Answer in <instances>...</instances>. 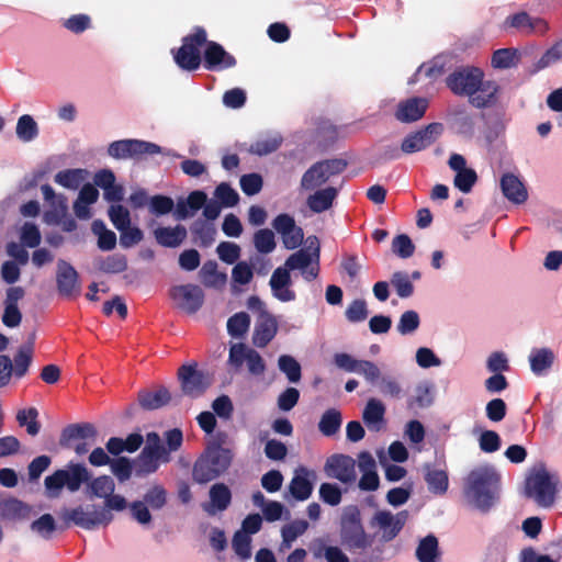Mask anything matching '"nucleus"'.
Here are the masks:
<instances>
[{
	"label": "nucleus",
	"instance_id": "nucleus-26",
	"mask_svg": "<svg viewBox=\"0 0 562 562\" xmlns=\"http://www.w3.org/2000/svg\"><path fill=\"white\" fill-rule=\"evenodd\" d=\"M278 321L271 313H265L257 318L252 335V342L259 348L266 347L277 335Z\"/></svg>",
	"mask_w": 562,
	"mask_h": 562
},
{
	"label": "nucleus",
	"instance_id": "nucleus-29",
	"mask_svg": "<svg viewBox=\"0 0 562 562\" xmlns=\"http://www.w3.org/2000/svg\"><path fill=\"white\" fill-rule=\"evenodd\" d=\"M98 189L91 183L83 184L72 206L76 217L79 220L91 218V206L98 201Z\"/></svg>",
	"mask_w": 562,
	"mask_h": 562
},
{
	"label": "nucleus",
	"instance_id": "nucleus-58",
	"mask_svg": "<svg viewBox=\"0 0 562 562\" xmlns=\"http://www.w3.org/2000/svg\"><path fill=\"white\" fill-rule=\"evenodd\" d=\"M37 411L33 407L21 409L18 412L16 419L20 426H25L27 434L35 436L40 431V424L37 423Z\"/></svg>",
	"mask_w": 562,
	"mask_h": 562
},
{
	"label": "nucleus",
	"instance_id": "nucleus-21",
	"mask_svg": "<svg viewBox=\"0 0 562 562\" xmlns=\"http://www.w3.org/2000/svg\"><path fill=\"white\" fill-rule=\"evenodd\" d=\"M41 192L48 210L44 213V222L47 224H59L67 215L68 203L64 194H58L49 184H43Z\"/></svg>",
	"mask_w": 562,
	"mask_h": 562
},
{
	"label": "nucleus",
	"instance_id": "nucleus-2",
	"mask_svg": "<svg viewBox=\"0 0 562 562\" xmlns=\"http://www.w3.org/2000/svg\"><path fill=\"white\" fill-rule=\"evenodd\" d=\"M498 475L492 467L474 469L468 476L465 494L480 509L490 508L497 494Z\"/></svg>",
	"mask_w": 562,
	"mask_h": 562
},
{
	"label": "nucleus",
	"instance_id": "nucleus-14",
	"mask_svg": "<svg viewBox=\"0 0 562 562\" xmlns=\"http://www.w3.org/2000/svg\"><path fill=\"white\" fill-rule=\"evenodd\" d=\"M334 362L344 371L362 375L370 384H375L381 378V369L369 360L356 359L348 353L340 352L334 356Z\"/></svg>",
	"mask_w": 562,
	"mask_h": 562
},
{
	"label": "nucleus",
	"instance_id": "nucleus-1",
	"mask_svg": "<svg viewBox=\"0 0 562 562\" xmlns=\"http://www.w3.org/2000/svg\"><path fill=\"white\" fill-rule=\"evenodd\" d=\"M447 86L456 94L467 95L476 108H484L496 101L498 85L484 80V72L476 67H464L447 78Z\"/></svg>",
	"mask_w": 562,
	"mask_h": 562
},
{
	"label": "nucleus",
	"instance_id": "nucleus-45",
	"mask_svg": "<svg viewBox=\"0 0 562 562\" xmlns=\"http://www.w3.org/2000/svg\"><path fill=\"white\" fill-rule=\"evenodd\" d=\"M139 403L144 408L157 409L170 401V393L161 387L154 392H144L139 394Z\"/></svg>",
	"mask_w": 562,
	"mask_h": 562
},
{
	"label": "nucleus",
	"instance_id": "nucleus-34",
	"mask_svg": "<svg viewBox=\"0 0 562 562\" xmlns=\"http://www.w3.org/2000/svg\"><path fill=\"white\" fill-rule=\"evenodd\" d=\"M14 133L19 142L31 144L40 136V125L31 114H22L16 120Z\"/></svg>",
	"mask_w": 562,
	"mask_h": 562
},
{
	"label": "nucleus",
	"instance_id": "nucleus-52",
	"mask_svg": "<svg viewBox=\"0 0 562 562\" xmlns=\"http://www.w3.org/2000/svg\"><path fill=\"white\" fill-rule=\"evenodd\" d=\"M278 367L280 371L286 375L290 382L296 383L300 381L301 366L292 356H280L278 359Z\"/></svg>",
	"mask_w": 562,
	"mask_h": 562
},
{
	"label": "nucleus",
	"instance_id": "nucleus-31",
	"mask_svg": "<svg viewBox=\"0 0 562 562\" xmlns=\"http://www.w3.org/2000/svg\"><path fill=\"white\" fill-rule=\"evenodd\" d=\"M427 106L425 98H412L398 103L395 116L401 122H414L423 117Z\"/></svg>",
	"mask_w": 562,
	"mask_h": 562
},
{
	"label": "nucleus",
	"instance_id": "nucleus-28",
	"mask_svg": "<svg viewBox=\"0 0 562 562\" xmlns=\"http://www.w3.org/2000/svg\"><path fill=\"white\" fill-rule=\"evenodd\" d=\"M272 295L281 302H291L295 300V293L291 290V277L288 269L277 268L269 281Z\"/></svg>",
	"mask_w": 562,
	"mask_h": 562
},
{
	"label": "nucleus",
	"instance_id": "nucleus-19",
	"mask_svg": "<svg viewBox=\"0 0 562 562\" xmlns=\"http://www.w3.org/2000/svg\"><path fill=\"white\" fill-rule=\"evenodd\" d=\"M442 132L443 126L441 123H431L425 128L405 137L401 148L405 154L420 151L438 139Z\"/></svg>",
	"mask_w": 562,
	"mask_h": 562
},
{
	"label": "nucleus",
	"instance_id": "nucleus-57",
	"mask_svg": "<svg viewBox=\"0 0 562 562\" xmlns=\"http://www.w3.org/2000/svg\"><path fill=\"white\" fill-rule=\"evenodd\" d=\"M391 284L402 299L409 297L414 292V285L406 272H394L391 278Z\"/></svg>",
	"mask_w": 562,
	"mask_h": 562
},
{
	"label": "nucleus",
	"instance_id": "nucleus-32",
	"mask_svg": "<svg viewBox=\"0 0 562 562\" xmlns=\"http://www.w3.org/2000/svg\"><path fill=\"white\" fill-rule=\"evenodd\" d=\"M57 286L63 295L70 296L79 292L78 274L66 261L60 260L57 266Z\"/></svg>",
	"mask_w": 562,
	"mask_h": 562
},
{
	"label": "nucleus",
	"instance_id": "nucleus-44",
	"mask_svg": "<svg viewBox=\"0 0 562 562\" xmlns=\"http://www.w3.org/2000/svg\"><path fill=\"white\" fill-rule=\"evenodd\" d=\"M282 142V137L278 133H271L260 136L250 146V151L256 155H268L277 150Z\"/></svg>",
	"mask_w": 562,
	"mask_h": 562
},
{
	"label": "nucleus",
	"instance_id": "nucleus-11",
	"mask_svg": "<svg viewBox=\"0 0 562 562\" xmlns=\"http://www.w3.org/2000/svg\"><path fill=\"white\" fill-rule=\"evenodd\" d=\"M33 356V342L30 341L19 349L14 362L10 357L0 355V387L7 386L12 376L22 378L29 370Z\"/></svg>",
	"mask_w": 562,
	"mask_h": 562
},
{
	"label": "nucleus",
	"instance_id": "nucleus-47",
	"mask_svg": "<svg viewBox=\"0 0 562 562\" xmlns=\"http://www.w3.org/2000/svg\"><path fill=\"white\" fill-rule=\"evenodd\" d=\"M91 229L94 235L98 236V247L101 250H111L116 245L115 234L108 229L102 221H94L91 225Z\"/></svg>",
	"mask_w": 562,
	"mask_h": 562
},
{
	"label": "nucleus",
	"instance_id": "nucleus-51",
	"mask_svg": "<svg viewBox=\"0 0 562 562\" xmlns=\"http://www.w3.org/2000/svg\"><path fill=\"white\" fill-rule=\"evenodd\" d=\"M313 553L316 559L324 558L327 562H349V558L342 550L335 546L319 543L314 548Z\"/></svg>",
	"mask_w": 562,
	"mask_h": 562
},
{
	"label": "nucleus",
	"instance_id": "nucleus-36",
	"mask_svg": "<svg viewBox=\"0 0 562 562\" xmlns=\"http://www.w3.org/2000/svg\"><path fill=\"white\" fill-rule=\"evenodd\" d=\"M342 543L352 550L363 549L369 546L370 541L360 524L352 520L344 525Z\"/></svg>",
	"mask_w": 562,
	"mask_h": 562
},
{
	"label": "nucleus",
	"instance_id": "nucleus-60",
	"mask_svg": "<svg viewBox=\"0 0 562 562\" xmlns=\"http://www.w3.org/2000/svg\"><path fill=\"white\" fill-rule=\"evenodd\" d=\"M254 244L261 254L272 252L276 248L274 234L270 229H259L255 233Z\"/></svg>",
	"mask_w": 562,
	"mask_h": 562
},
{
	"label": "nucleus",
	"instance_id": "nucleus-42",
	"mask_svg": "<svg viewBox=\"0 0 562 562\" xmlns=\"http://www.w3.org/2000/svg\"><path fill=\"white\" fill-rule=\"evenodd\" d=\"M308 528L307 521L303 519L293 520L284 525L281 529L282 542L280 546L281 550H288L292 547L293 542L305 533Z\"/></svg>",
	"mask_w": 562,
	"mask_h": 562
},
{
	"label": "nucleus",
	"instance_id": "nucleus-10",
	"mask_svg": "<svg viewBox=\"0 0 562 562\" xmlns=\"http://www.w3.org/2000/svg\"><path fill=\"white\" fill-rule=\"evenodd\" d=\"M346 168V162L340 159H329L312 165L302 176L301 188L312 191L329 182L339 176Z\"/></svg>",
	"mask_w": 562,
	"mask_h": 562
},
{
	"label": "nucleus",
	"instance_id": "nucleus-16",
	"mask_svg": "<svg viewBox=\"0 0 562 562\" xmlns=\"http://www.w3.org/2000/svg\"><path fill=\"white\" fill-rule=\"evenodd\" d=\"M161 151V148L149 142L138 139H123L113 142L108 153L115 159L138 158L143 155H154Z\"/></svg>",
	"mask_w": 562,
	"mask_h": 562
},
{
	"label": "nucleus",
	"instance_id": "nucleus-56",
	"mask_svg": "<svg viewBox=\"0 0 562 562\" xmlns=\"http://www.w3.org/2000/svg\"><path fill=\"white\" fill-rule=\"evenodd\" d=\"M416 364L422 369L438 368L442 364L441 359L428 347H419L415 352Z\"/></svg>",
	"mask_w": 562,
	"mask_h": 562
},
{
	"label": "nucleus",
	"instance_id": "nucleus-40",
	"mask_svg": "<svg viewBox=\"0 0 562 562\" xmlns=\"http://www.w3.org/2000/svg\"><path fill=\"white\" fill-rule=\"evenodd\" d=\"M88 176L86 169H65L54 176V181L63 188L77 190L88 179Z\"/></svg>",
	"mask_w": 562,
	"mask_h": 562
},
{
	"label": "nucleus",
	"instance_id": "nucleus-38",
	"mask_svg": "<svg viewBox=\"0 0 562 562\" xmlns=\"http://www.w3.org/2000/svg\"><path fill=\"white\" fill-rule=\"evenodd\" d=\"M425 481L428 491L435 495H443L449 487V477L445 469L426 467Z\"/></svg>",
	"mask_w": 562,
	"mask_h": 562
},
{
	"label": "nucleus",
	"instance_id": "nucleus-48",
	"mask_svg": "<svg viewBox=\"0 0 562 562\" xmlns=\"http://www.w3.org/2000/svg\"><path fill=\"white\" fill-rule=\"evenodd\" d=\"M20 241L27 248H36L42 240L40 228L31 222H25L19 229Z\"/></svg>",
	"mask_w": 562,
	"mask_h": 562
},
{
	"label": "nucleus",
	"instance_id": "nucleus-46",
	"mask_svg": "<svg viewBox=\"0 0 562 562\" xmlns=\"http://www.w3.org/2000/svg\"><path fill=\"white\" fill-rule=\"evenodd\" d=\"M200 279L206 286H220L226 282V274L218 272L215 261H207L200 270Z\"/></svg>",
	"mask_w": 562,
	"mask_h": 562
},
{
	"label": "nucleus",
	"instance_id": "nucleus-64",
	"mask_svg": "<svg viewBox=\"0 0 562 562\" xmlns=\"http://www.w3.org/2000/svg\"><path fill=\"white\" fill-rule=\"evenodd\" d=\"M486 368L492 373L503 374L509 370V362L506 353L494 351L486 359Z\"/></svg>",
	"mask_w": 562,
	"mask_h": 562
},
{
	"label": "nucleus",
	"instance_id": "nucleus-50",
	"mask_svg": "<svg viewBox=\"0 0 562 562\" xmlns=\"http://www.w3.org/2000/svg\"><path fill=\"white\" fill-rule=\"evenodd\" d=\"M341 425L340 413L336 409L325 412L319 420L318 428L325 436H331L338 431Z\"/></svg>",
	"mask_w": 562,
	"mask_h": 562
},
{
	"label": "nucleus",
	"instance_id": "nucleus-61",
	"mask_svg": "<svg viewBox=\"0 0 562 562\" xmlns=\"http://www.w3.org/2000/svg\"><path fill=\"white\" fill-rule=\"evenodd\" d=\"M25 265L26 263H20L19 261L9 259L3 261L0 268L1 279L8 284L18 282L21 276V269Z\"/></svg>",
	"mask_w": 562,
	"mask_h": 562
},
{
	"label": "nucleus",
	"instance_id": "nucleus-9",
	"mask_svg": "<svg viewBox=\"0 0 562 562\" xmlns=\"http://www.w3.org/2000/svg\"><path fill=\"white\" fill-rule=\"evenodd\" d=\"M232 454L225 449H214L201 458L194 465L193 477L199 483H206L223 473L231 464Z\"/></svg>",
	"mask_w": 562,
	"mask_h": 562
},
{
	"label": "nucleus",
	"instance_id": "nucleus-43",
	"mask_svg": "<svg viewBox=\"0 0 562 562\" xmlns=\"http://www.w3.org/2000/svg\"><path fill=\"white\" fill-rule=\"evenodd\" d=\"M519 61V53L515 48H501L493 53L491 65L495 69H508Z\"/></svg>",
	"mask_w": 562,
	"mask_h": 562
},
{
	"label": "nucleus",
	"instance_id": "nucleus-37",
	"mask_svg": "<svg viewBox=\"0 0 562 562\" xmlns=\"http://www.w3.org/2000/svg\"><path fill=\"white\" fill-rule=\"evenodd\" d=\"M385 406L376 398H370L363 409L362 418L367 427L379 431L384 422Z\"/></svg>",
	"mask_w": 562,
	"mask_h": 562
},
{
	"label": "nucleus",
	"instance_id": "nucleus-39",
	"mask_svg": "<svg viewBox=\"0 0 562 562\" xmlns=\"http://www.w3.org/2000/svg\"><path fill=\"white\" fill-rule=\"evenodd\" d=\"M154 236L161 246L178 247L187 237V229L181 225L158 227L154 231Z\"/></svg>",
	"mask_w": 562,
	"mask_h": 562
},
{
	"label": "nucleus",
	"instance_id": "nucleus-23",
	"mask_svg": "<svg viewBox=\"0 0 562 562\" xmlns=\"http://www.w3.org/2000/svg\"><path fill=\"white\" fill-rule=\"evenodd\" d=\"M448 165L456 172L454 187L463 193L470 192L477 177L473 169L467 167L464 157L459 154H452Z\"/></svg>",
	"mask_w": 562,
	"mask_h": 562
},
{
	"label": "nucleus",
	"instance_id": "nucleus-25",
	"mask_svg": "<svg viewBox=\"0 0 562 562\" xmlns=\"http://www.w3.org/2000/svg\"><path fill=\"white\" fill-rule=\"evenodd\" d=\"M306 205L313 213H323L330 210L338 196L339 189L334 186L316 188L310 191Z\"/></svg>",
	"mask_w": 562,
	"mask_h": 562
},
{
	"label": "nucleus",
	"instance_id": "nucleus-59",
	"mask_svg": "<svg viewBox=\"0 0 562 562\" xmlns=\"http://www.w3.org/2000/svg\"><path fill=\"white\" fill-rule=\"evenodd\" d=\"M214 196L223 207L235 206L239 200L238 193L225 182L217 186Z\"/></svg>",
	"mask_w": 562,
	"mask_h": 562
},
{
	"label": "nucleus",
	"instance_id": "nucleus-6",
	"mask_svg": "<svg viewBox=\"0 0 562 562\" xmlns=\"http://www.w3.org/2000/svg\"><path fill=\"white\" fill-rule=\"evenodd\" d=\"M557 479L547 470H533L526 480V494L542 507H550L554 503Z\"/></svg>",
	"mask_w": 562,
	"mask_h": 562
},
{
	"label": "nucleus",
	"instance_id": "nucleus-8",
	"mask_svg": "<svg viewBox=\"0 0 562 562\" xmlns=\"http://www.w3.org/2000/svg\"><path fill=\"white\" fill-rule=\"evenodd\" d=\"M170 456L161 445L160 437L156 432L146 435V442L142 453L136 461V473L147 475L158 470L161 463H167Z\"/></svg>",
	"mask_w": 562,
	"mask_h": 562
},
{
	"label": "nucleus",
	"instance_id": "nucleus-12",
	"mask_svg": "<svg viewBox=\"0 0 562 562\" xmlns=\"http://www.w3.org/2000/svg\"><path fill=\"white\" fill-rule=\"evenodd\" d=\"M206 42V33L196 30L183 40L182 46L175 53L176 64L184 70H195L201 64L200 46Z\"/></svg>",
	"mask_w": 562,
	"mask_h": 562
},
{
	"label": "nucleus",
	"instance_id": "nucleus-3",
	"mask_svg": "<svg viewBox=\"0 0 562 562\" xmlns=\"http://www.w3.org/2000/svg\"><path fill=\"white\" fill-rule=\"evenodd\" d=\"M89 479V470L80 463H68L64 469H59L46 476L44 486L47 497L57 498L61 495L64 488L70 493L80 490Z\"/></svg>",
	"mask_w": 562,
	"mask_h": 562
},
{
	"label": "nucleus",
	"instance_id": "nucleus-7",
	"mask_svg": "<svg viewBox=\"0 0 562 562\" xmlns=\"http://www.w3.org/2000/svg\"><path fill=\"white\" fill-rule=\"evenodd\" d=\"M319 260V240L316 236H308L303 249L291 255L283 268L290 270H301L306 280H312L317 276V265Z\"/></svg>",
	"mask_w": 562,
	"mask_h": 562
},
{
	"label": "nucleus",
	"instance_id": "nucleus-27",
	"mask_svg": "<svg viewBox=\"0 0 562 562\" xmlns=\"http://www.w3.org/2000/svg\"><path fill=\"white\" fill-rule=\"evenodd\" d=\"M358 468L362 473L359 481V487L362 491H375L380 485V479L376 473L375 460L368 452H362L358 457Z\"/></svg>",
	"mask_w": 562,
	"mask_h": 562
},
{
	"label": "nucleus",
	"instance_id": "nucleus-24",
	"mask_svg": "<svg viewBox=\"0 0 562 562\" xmlns=\"http://www.w3.org/2000/svg\"><path fill=\"white\" fill-rule=\"evenodd\" d=\"M406 519V512H401L398 514L393 515L390 512L381 510L374 515L373 522L382 532L383 539L391 540L403 528Z\"/></svg>",
	"mask_w": 562,
	"mask_h": 562
},
{
	"label": "nucleus",
	"instance_id": "nucleus-62",
	"mask_svg": "<svg viewBox=\"0 0 562 562\" xmlns=\"http://www.w3.org/2000/svg\"><path fill=\"white\" fill-rule=\"evenodd\" d=\"M419 316L415 311H406L401 315L396 328L401 335H409L419 327Z\"/></svg>",
	"mask_w": 562,
	"mask_h": 562
},
{
	"label": "nucleus",
	"instance_id": "nucleus-41",
	"mask_svg": "<svg viewBox=\"0 0 562 562\" xmlns=\"http://www.w3.org/2000/svg\"><path fill=\"white\" fill-rule=\"evenodd\" d=\"M555 355L548 348L533 349L529 355L531 371L537 375L544 374L552 366Z\"/></svg>",
	"mask_w": 562,
	"mask_h": 562
},
{
	"label": "nucleus",
	"instance_id": "nucleus-20",
	"mask_svg": "<svg viewBox=\"0 0 562 562\" xmlns=\"http://www.w3.org/2000/svg\"><path fill=\"white\" fill-rule=\"evenodd\" d=\"M504 27L516 29L524 35L542 36L548 32L549 24L542 18L531 16L526 12H519L507 16L504 21Z\"/></svg>",
	"mask_w": 562,
	"mask_h": 562
},
{
	"label": "nucleus",
	"instance_id": "nucleus-55",
	"mask_svg": "<svg viewBox=\"0 0 562 562\" xmlns=\"http://www.w3.org/2000/svg\"><path fill=\"white\" fill-rule=\"evenodd\" d=\"M232 548L241 561L250 559L251 537L237 530L232 540Z\"/></svg>",
	"mask_w": 562,
	"mask_h": 562
},
{
	"label": "nucleus",
	"instance_id": "nucleus-35",
	"mask_svg": "<svg viewBox=\"0 0 562 562\" xmlns=\"http://www.w3.org/2000/svg\"><path fill=\"white\" fill-rule=\"evenodd\" d=\"M231 491L224 484H214L210 490V502L204 505V509L214 515L225 510L231 504Z\"/></svg>",
	"mask_w": 562,
	"mask_h": 562
},
{
	"label": "nucleus",
	"instance_id": "nucleus-63",
	"mask_svg": "<svg viewBox=\"0 0 562 562\" xmlns=\"http://www.w3.org/2000/svg\"><path fill=\"white\" fill-rule=\"evenodd\" d=\"M392 250L398 257L406 259L413 256L415 246L407 235L401 234L392 240Z\"/></svg>",
	"mask_w": 562,
	"mask_h": 562
},
{
	"label": "nucleus",
	"instance_id": "nucleus-15",
	"mask_svg": "<svg viewBox=\"0 0 562 562\" xmlns=\"http://www.w3.org/2000/svg\"><path fill=\"white\" fill-rule=\"evenodd\" d=\"M228 362L236 369L245 364L248 372L252 375H261L266 370V363L262 357L256 350L244 344H234L231 346Z\"/></svg>",
	"mask_w": 562,
	"mask_h": 562
},
{
	"label": "nucleus",
	"instance_id": "nucleus-49",
	"mask_svg": "<svg viewBox=\"0 0 562 562\" xmlns=\"http://www.w3.org/2000/svg\"><path fill=\"white\" fill-rule=\"evenodd\" d=\"M374 385L379 387L380 392L384 396H389L392 398H400L403 393L402 385L397 381V379L392 375L383 374L382 372L381 378L376 381Z\"/></svg>",
	"mask_w": 562,
	"mask_h": 562
},
{
	"label": "nucleus",
	"instance_id": "nucleus-30",
	"mask_svg": "<svg viewBox=\"0 0 562 562\" xmlns=\"http://www.w3.org/2000/svg\"><path fill=\"white\" fill-rule=\"evenodd\" d=\"M204 60L207 69L221 70L235 65V58L215 42L207 44Z\"/></svg>",
	"mask_w": 562,
	"mask_h": 562
},
{
	"label": "nucleus",
	"instance_id": "nucleus-22",
	"mask_svg": "<svg viewBox=\"0 0 562 562\" xmlns=\"http://www.w3.org/2000/svg\"><path fill=\"white\" fill-rule=\"evenodd\" d=\"M315 481V471L305 467H299L294 470V475L289 484V491L296 501H305L311 496Z\"/></svg>",
	"mask_w": 562,
	"mask_h": 562
},
{
	"label": "nucleus",
	"instance_id": "nucleus-13",
	"mask_svg": "<svg viewBox=\"0 0 562 562\" xmlns=\"http://www.w3.org/2000/svg\"><path fill=\"white\" fill-rule=\"evenodd\" d=\"M173 305L186 314L196 313L204 303V292L196 284H180L170 289Z\"/></svg>",
	"mask_w": 562,
	"mask_h": 562
},
{
	"label": "nucleus",
	"instance_id": "nucleus-17",
	"mask_svg": "<svg viewBox=\"0 0 562 562\" xmlns=\"http://www.w3.org/2000/svg\"><path fill=\"white\" fill-rule=\"evenodd\" d=\"M178 378L182 392L188 396L201 395L212 383L209 372L196 370L193 364H186L179 369Z\"/></svg>",
	"mask_w": 562,
	"mask_h": 562
},
{
	"label": "nucleus",
	"instance_id": "nucleus-18",
	"mask_svg": "<svg viewBox=\"0 0 562 562\" xmlns=\"http://www.w3.org/2000/svg\"><path fill=\"white\" fill-rule=\"evenodd\" d=\"M326 475L341 483H353L357 479L356 461L345 454H334L326 460L324 465Z\"/></svg>",
	"mask_w": 562,
	"mask_h": 562
},
{
	"label": "nucleus",
	"instance_id": "nucleus-5",
	"mask_svg": "<svg viewBox=\"0 0 562 562\" xmlns=\"http://www.w3.org/2000/svg\"><path fill=\"white\" fill-rule=\"evenodd\" d=\"M61 517L87 530H92L100 526H108L113 520L112 512L94 504L79 505L70 509H65Z\"/></svg>",
	"mask_w": 562,
	"mask_h": 562
},
{
	"label": "nucleus",
	"instance_id": "nucleus-53",
	"mask_svg": "<svg viewBox=\"0 0 562 562\" xmlns=\"http://www.w3.org/2000/svg\"><path fill=\"white\" fill-rule=\"evenodd\" d=\"M249 325L250 318L248 314L245 312L236 313L227 321V331L231 336L238 338L248 331Z\"/></svg>",
	"mask_w": 562,
	"mask_h": 562
},
{
	"label": "nucleus",
	"instance_id": "nucleus-54",
	"mask_svg": "<svg viewBox=\"0 0 562 562\" xmlns=\"http://www.w3.org/2000/svg\"><path fill=\"white\" fill-rule=\"evenodd\" d=\"M437 553L438 542L432 536L423 539L416 552L419 562H436Z\"/></svg>",
	"mask_w": 562,
	"mask_h": 562
},
{
	"label": "nucleus",
	"instance_id": "nucleus-4",
	"mask_svg": "<svg viewBox=\"0 0 562 562\" xmlns=\"http://www.w3.org/2000/svg\"><path fill=\"white\" fill-rule=\"evenodd\" d=\"M83 484L86 486V495L91 499H103L102 507L108 508L110 512H122L127 507L125 497L114 493L115 483L111 476L100 475L91 477L89 475V479Z\"/></svg>",
	"mask_w": 562,
	"mask_h": 562
},
{
	"label": "nucleus",
	"instance_id": "nucleus-33",
	"mask_svg": "<svg viewBox=\"0 0 562 562\" xmlns=\"http://www.w3.org/2000/svg\"><path fill=\"white\" fill-rule=\"evenodd\" d=\"M501 188L504 195L515 204H522L528 199V192L525 184L513 173H506L502 177Z\"/></svg>",
	"mask_w": 562,
	"mask_h": 562
}]
</instances>
